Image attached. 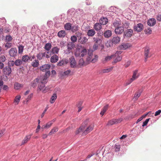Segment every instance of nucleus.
<instances>
[{"mask_svg": "<svg viewBox=\"0 0 161 161\" xmlns=\"http://www.w3.org/2000/svg\"><path fill=\"white\" fill-rule=\"evenodd\" d=\"M113 25L115 27L114 31L116 34H121L124 32V27L120 23L116 21L113 23Z\"/></svg>", "mask_w": 161, "mask_h": 161, "instance_id": "1", "label": "nucleus"}, {"mask_svg": "<svg viewBox=\"0 0 161 161\" xmlns=\"http://www.w3.org/2000/svg\"><path fill=\"white\" fill-rule=\"evenodd\" d=\"M40 83L38 84L37 88V91L39 92H41L43 93H45L47 92L48 89L45 86V84L47 82H42V80L40 79Z\"/></svg>", "mask_w": 161, "mask_h": 161, "instance_id": "2", "label": "nucleus"}, {"mask_svg": "<svg viewBox=\"0 0 161 161\" xmlns=\"http://www.w3.org/2000/svg\"><path fill=\"white\" fill-rule=\"evenodd\" d=\"M93 55L92 52L89 53L88 56L86 58V61L88 62H91L92 63L96 62L97 60L98 56L97 55H95L94 57L93 58Z\"/></svg>", "mask_w": 161, "mask_h": 161, "instance_id": "3", "label": "nucleus"}, {"mask_svg": "<svg viewBox=\"0 0 161 161\" xmlns=\"http://www.w3.org/2000/svg\"><path fill=\"white\" fill-rule=\"evenodd\" d=\"M77 36L78 38V42L81 44L86 43L88 41V39L85 36H83L81 33L77 35Z\"/></svg>", "mask_w": 161, "mask_h": 161, "instance_id": "4", "label": "nucleus"}, {"mask_svg": "<svg viewBox=\"0 0 161 161\" xmlns=\"http://www.w3.org/2000/svg\"><path fill=\"white\" fill-rule=\"evenodd\" d=\"M139 76V74L138 73V70H135L133 71V74L132 77L130 79L129 83H126V85L130 84L133 81L135 80Z\"/></svg>", "mask_w": 161, "mask_h": 161, "instance_id": "5", "label": "nucleus"}, {"mask_svg": "<svg viewBox=\"0 0 161 161\" xmlns=\"http://www.w3.org/2000/svg\"><path fill=\"white\" fill-rule=\"evenodd\" d=\"M87 124L86 123L85 125H86ZM85 128L84 130V131L82 133V135H86L87 134H88L89 132H90L91 131H92L93 128V127L92 125H90L88 126H86V125H85Z\"/></svg>", "mask_w": 161, "mask_h": 161, "instance_id": "6", "label": "nucleus"}, {"mask_svg": "<svg viewBox=\"0 0 161 161\" xmlns=\"http://www.w3.org/2000/svg\"><path fill=\"white\" fill-rule=\"evenodd\" d=\"M132 47V45L129 43H122L119 46L118 48L120 50H125Z\"/></svg>", "mask_w": 161, "mask_h": 161, "instance_id": "7", "label": "nucleus"}, {"mask_svg": "<svg viewBox=\"0 0 161 161\" xmlns=\"http://www.w3.org/2000/svg\"><path fill=\"white\" fill-rule=\"evenodd\" d=\"M143 29V25L141 23L137 24L133 27V30L134 31H136L137 32H141Z\"/></svg>", "mask_w": 161, "mask_h": 161, "instance_id": "8", "label": "nucleus"}, {"mask_svg": "<svg viewBox=\"0 0 161 161\" xmlns=\"http://www.w3.org/2000/svg\"><path fill=\"white\" fill-rule=\"evenodd\" d=\"M88 121L86 120L82 124V125L80 126L78 129H77L75 132V134L77 135L80 133V132L84 131V130L85 128V125L86 123H88Z\"/></svg>", "mask_w": 161, "mask_h": 161, "instance_id": "9", "label": "nucleus"}, {"mask_svg": "<svg viewBox=\"0 0 161 161\" xmlns=\"http://www.w3.org/2000/svg\"><path fill=\"white\" fill-rule=\"evenodd\" d=\"M45 56L47 58H48L50 57V56L48 55L47 53H46V52L43 53L40 52L36 56L37 58L39 60L42 59Z\"/></svg>", "mask_w": 161, "mask_h": 161, "instance_id": "10", "label": "nucleus"}, {"mask_svg": "<svg viewBox=\"0 0 161 161\" xmlns=\"http://www.w3.org/2000/svg\"><path fill=\"white\" fill-rule=\"evenodd\" d=\"M50 71H47V72H46L45 73V76H44L41 77L40 78V79L42 80V82L43 83V82H47V78L50 76Z\"/></svg>", "mask_w": 161, "mask_h": 161, "instance_id": "11", "label": "nucleus"}, {"mask_svg": "<svg viewBox=\"0 0 161 161\" xmlns=\"http://www.w3.org/2000/svg\"><path fill=\"white\" fill-rule=\"evenodd\" d=\"M149 49L148 47H146L144 50L145 60L146 61L147 59L151 57V54L149 53Z\"/></svg>", "mask_w": 161, "mask_h": 161, "instance_id": "12", "label": "nucleus"}, {"mask_svg": "<svg viewBox=\"0 0 161 161\" xmlns=\"http://www.w3.org/2000/svg\"><path fill=\"white\" fill-rule=\"evenodd\" d=\"M70 66L71 68H74L76 67V63L74 56H72L69 58Z\"/></svg>", "mask_w": 161, "mask_h": 161, "instance_id": "13", "label": "nucleus"}, {"mask_svg": "<svg viewBox=\"0 0 161 161\" xmlns=\"http://www.w3.org/2000/svg\"><path fill=\"white\" fill-rule=\"evenodd\" d=\"M133 31L132 29H129L127 31H126L124 33V36L126 37H130L133 34Z\"/></svg>", "mask_w": 161, "mask_h": 161, "instance_id": "14", "label": "nucleus"}, {"mask_svg": "<svg viewBox=\"0 0 161 161\" xmlns=\"http://www.w3.org/2000/svg\"><path fill=\"white\" fill-rule=\"evenodd\" d=\"M93 40L95 42V43L99 44H100L102 42V37L101 36L99 37L98 35L94 37Z\"/></svg>", "mask_w": 161, "mask_h": 161, "instance_id": "15", "label": "nucleus"}, {"mask_svg": "<svg viewBox=\"0 0 161 161\" xmlns=\"http://www.w3.org/2000/svg\"><path fill=\"white\" fill-rule=\"evenodd\" d=\"M31 135V134L26 136L22 142L21 145L27 143L30 140Z\"/></svg>", "mask_w": 161, "mask_h": 161, "instance_id": "16", "label": "nucleus"}, {"mask_svg": "<svg viewBox=\"0 0 161 161\" xmlns=\"http://www.w3.org/2000/svg\"><path fill=\"white\" fill-rule=\"evenodd\" d=\"M147 23L149 26H152L156 24V20L154 18H151L148 20Z\"/></svg>", "mask_w": 161, "mask_h": 161, "instance_id": "17", "label": "nucleus"}, {"mask_svg": "<svg viewBox=\"0 0 161 161\" xmlns=\"http://www.w3.org/2000/svg\"><path fill=\"white\" fill-rule=\"evenodd\" d=\"M50 67V65L49 64H46L41 66L40 68V70L43 72H45L47 70L49 69Z\"/></svg>", "mask_w": 161, "mask_h": 161, "instance_id": "18", "label": "nucleus"}, {"mask_svg": "<svg viewBox=\"0 0 161 161\" xmlns=\"http://www.w3.org/2000/svg\"><path fill=\"white\" fill-rule=\"evenodd\" d=\"M58 60V56L55 54H54L50 58V62L52 63H55L57 62Z\"/></svg>", "mask_w": 161, "mask_h": 161, "instance_id": "19", "label": "nucleus"}, {"mask_svg": "<svg viewBox=\"0 0 161 161\" xmlns=\"http://www.w3.org/2000/svg\"><path fill=\"white\" fill-rule=\"evenodd\" d=\"M120 38L119 37L117 36L114 37L112 39V42L114 44H118L119 43L120 41Z\"/></svg>", "mask_w": 161, "mask_h": 161, "instance_id": "20", "label": "nucleus"}, {"mask_svg": "<svg viewBox=\"0 0 161 161\" xmlns=\"http://www.w3.org/2000/svg\"><path fill=\"white\" fill-rule=\"evenodd\" d=\"M55 120H53L48 122L46 125H44L42 126V128L43 129H48L49 128L54 122Z\"/></svg>", "mask_w": 161, "mask_h": 161, "instance_id": "21", "label": "nucleus"}, {"mask_svg": "<svg viewBox=\"0 0 161 161\" xmlns=\"http://www.w3.org/2000/svg\"><path fill=\"white\" fill-rule=\"evenodd\" d=\"M74 47V44L72 42H69L67 45V53H69L72 52V49Z\"/></svg>", "mask_w": 161, "mask_h": 161, "instance_id": "22", "label": "nucleus"}, {"mask_svg": "<svg viewBox=\"0 0 161 161\" xmlns=\"http://www.w3.org/2000/svg\"><path fill=\"white\" fill-rule=\"evenodd\" d=\"M114 56L113 55L111 56H108L105 57V58H103L102 60V62L103 64H105L107 62L111 60L112 57Z\"/></svg>", "mask_w": 161, "mask_h": 161, "instance_id": "23", "label": "nucleus"}, {"mask_svg": "<svg viewBox=\"0 0 161 161\" xmlns=\"http://www.w3.org/2000/svg\"><path fill=\"white\" fill-rule=\"evenodd\" d=\"M39 82V80L36 78L31 82V86L33 88L36 87Z\"/></svg>", "mask_w": 161, "mask_h": 161, "instance_id": "24", "label": "nucleus"}, {"mask_svg": "<svg viewBox=\"0 0 161 161\" xmlns=\"http://www.w3.org/2000/svg\"><path fill=\"white\" fill-rule=\"evenodd\" d=\"M4 73L7 75H9L10 74V67L9 66H7L3 69Z\"/></svg>", "mask_w": 161, "mask_h": 161, "instance_id": "25", "label": "nucleus"}, {"mask_svg": "<svg viewBox=\"0 0 161 161\" xmlns=\"http://www.w3.org/2000/svg\"><path fill=\"white\" fill-rule=\"evenodd\" d=\"M112 35V32L109 30L106 31L104 33V36L106 38H109Z\"/></svg>", "mask_w": 161, "mask_h": 161, "instance_id": "26", "label": "nucleus"}, {"mask_svg": "<svg viewBox=\"0 0 161 161\" xmlns=\"http://www.w3.org/2000/svg\"><path fill=\"white\" fill-rule=\"evenodd\" d=\"M99 22L101 25H105L108 23V20L107 18L103 17L100 19Z\"/></svg>", "mask_w": 161, "mask_h": 161, "instance_id": "27", "label": "nucleus"}, {"mask_svg": "<svg viewBox=\"0 0 161 161\" xmlns=\"http://www.w3.org/2000/svg\"><path fill=\"white\" fill-rule=\"evenodd\" d=\"M66 35V33L64 30H61L58 33V36L59 37H64Z\"/></svg>", "mask_w": 161, "mask_h": 161, "instance_id": "28", "label": "nucleus"}, {"mask_svg": "<svg viewBox=\"0 0 161 161\" xmlns=\"http://www.w3.org/2000/svg\"><path fill=\"white\" fill-rule=\"evenodd\" d=\"M87 53V50L86 49H83L81 51V52L80 53V55H77V54L76 53L75 55L76 56H80V57H83Z\"/></svg>", "mask_w": 161, "mask_h": 161, "instance_id": "29", "label": "nucleus"}, {"mask_svg": "<svg viewBox=\"0 0 161 161\" xmlns=\"http://www.w3.org/2000/svg\"><path fill=\"white\" fill-rule=\"evenodd\" d=\"M68 63V61L66 59L62 60L60 61L58 64V65L61 66L63 65L67 64Z\"/></svg>", "mask_w": 161, "mask_h": 161, "instance_id": "30", "label": "nucleus"}, {"mask_svg": "<svg viewBox=\"0 0 161 161\" xmlns=\"http://www.w3.org/2000/svg\"><path fill=\"white\" fill-rule=\"evenodd\" d=\"M52 47L51 44L50 43H46L44 49L47 51V53L48 54L49 53V50H50Z\"/></svg>", "mask_w": 161, "mask_h": 161, "instance_id": "31", "label": "nucleus"}, {"mask_svg": "<svg viewBox=\"0 0 161 161\" xmlns=\"http://www.w3.org/2000/svg\"><path fill=\"white\" fill-rule=\"evenodd\" d=\"M31 64L33 67H37L39 65V62L38 60L35 59L31 62Z\"/></svg>", "mask_w": 161, "mask_h": 161, "instance_id": "32", "label": "nucleus"}, {"mask_svg": "<svg viewBox=\"0 0 161 161\" xmlns=\"http://www.w3.org/2000/svg\"><path fill=\"white\" fill-rule=\"evenodd\" d=\"M23 84H20L18 83H16L14 86V88L16 90H19L23 88Z\"/></svg>", "mask_w": 161, "mask_h": 161, "instance_id": "33", "label": "nucleus"}, {"mask_svg": "<svg viewBox=\"0 0 161 161\" xmlns=\"http://www.w3.org/2000/svg\"><path fill=\"white\" fill-rule=\"evenodd\" d=\"M95 33L96 32L94 30L91 29L88 31L87 35L89 36H92L95 34Z\"/></svg>", "mask_w": 161, "mask_h": 161, "instance_id": "34", "label": "nucleus"}, {"mask_svg": "<svg viewBox=\"0 0 161 161\" xmlns=\"http://www.w3.org/2000/svg\"><path fill=\"white\" fill-rule=\"evenodd\" d=\"M17 53V50L15 48H12L11 49V56L14 57Z\"/></svg>", "mask_w": 161, "mask_h": 161, "instance_id": "35", "label": "nucleus"}, {"mask_svg": "<svg viewBox=\"0 0 161 161\" xmlns=\"http://www.w3.org/2000/svg\"><path fill=\"white\" fill-rule=\"evenodd\" d=\"M142 92L140 90L138 91L134 94V99L136 100L140 96Z\"/></svg>", "mask_w": 161, "mask_h": 161, "instance_id": "36", "label": "nucleus"}, {"mask_svg": "<svg viewBox=\"0 0 161 161\" xmlns=\"http://www.w3.org/2000/svg\"><path fill=\"white\" fill-rule=\"evenodd\" d=\"M57 97V95L55 93H54L51 97L50 100V102L51 103H53L55 102V100L56 99Z\"/></svg>", "mask_w": 161, "mask_h": 161, "instance_id": "37", "label": "nucleus"}, {"mask_svg": "<svg viewBox=\"0 0 161 161\" xmlns=\"http://www.w3.org/2000/svg\"><path fill=\"white\" fill-rule=\"evenodd\" d=\"M113 69V67H110L108 68L103 69L102 70V73H108L111 71Z\"/></svg>", "mask_w": 161, "mask_h": 161, "instance_id": "38", "label": "nucleus"}, {"mask_svg": "<svg viewBox=\"0 0 161 161\" xmlns=\"http://www.w3.org/2000/svg\"><path fill=\"white\" fill-rule=\"evenodd\" d=\"M102 28L101 24L100 23H96L94 25V28L96 30L98 31Z\"/></svg>", "mask_w": 161, "mask_h": 161, "instance_id": "39", "label": "nucleus"}, {"mask_svg": "<svg viewBox=\"0 0 161 161\" xmlns=\"http://www.w3.org/2000/svg\"><path fill=\"white\" fill-rule=\"evenodd\" d=\"M108 105H107L105 106H104L102 110L101 111L100 114L103 116L104 113L106 112L107 109H108Z\"/></svg>", "mask_w": 161, "mask_h": 161, "instance_id": "40", "label": "nucleus"}, {"mask_svg": "<svg viewBox=\"0 0 161 161\" xmlns=\"http://www.w3.org/2000/svg\"><path fill=\"white\" fill-rule=\"evenodd\" d=\"M20 98L21 96L20 95H18L16 97L14 102L15 104L17 105L18 104L19 102Z\"/></svg>", "mask_w": 161, "mask_h": 161, "instance_id": "41", "label": "nucleus"}, {"mask_svg": "<svg viewBox=\"0 0 161 161\" xmlns=\"http://www.w3.org/2000/svg\"><path fill=\"white\" fill-rule=\"evenodd\" d=\"M58 130V129L57 127L53 128L49 133L48 135H50L54 133L57 132Z\"/></svg>", "mask_w": 161, "mask_h": 161, "instance_id": "42", "label": "nucleus"}, {"mask_svg": "<svg viewBox=\"0 0 161 161\" xmlns=\"http://www.w3.org/2000/svg\"><path fill=\"white\" fill-rule=\"evenodd\" d=\"M64 27L66 30H70L71 28V25L70 23H67L64 25Z\"/></svg>", "mask_w": 161, "mask_h": 161, "instance_id": "43", "label": "nucleus"}, {"mask_svg": "<svg viewBox=\"0 0 161 161\" xmlns=\"http://www.w3.org/2000/svg\"><path fill=\"white\" fill-rule=\"evenodd\" d=\"M30 57L28 55L23 56L22 58V60L24 62H26L28 60H30Z\"/></svg>", "mask_w": 161, "mask_h": 161, "instance_id": "44", "label": "nucleus"}, {"mask_svg": "<svg viewBox=\"0 0 161 161\" xmlns=\"http://www.w3.org/2000/svg\"><path fill=\"white\" fill-rule=\"evenodd\" d=\"M115 119H113L109 121L107 124V125H112L114 124H116L115 122Z\"/></svg>", "mask_w": 161, "mask_h": 161, "instance_id": "45", "label": "nucleus"}, {"mask_svg": "<svg viewBox=\"0 0 161 161\" xmlns=\"http://www.w3.org/2000/svg\"><path fill=\"white\" fill-rule=\"evenodd\" d=\"M59 49L57 47H54L52 49V52L53 54H57L58 53Z\"/></svg>", "mask_w": 161, "mask_h": 161, "instance_id": "46", "label": "nucleus"}, {"mask_svg": "<svg viewBox=\"0 0 161 161\" xmlns=\"http://www.w3.org/2000/svg\"><path fill=\"white\" fill-rule=\"evenodd\" d=\"M15 65L17 66H19L22 64V61L20 59H17L14 61Z\"/></svg>", "mask_w": 161, "mask_h": 161, "instance_id": "47", "label": "nucleus"}, {"mask_svg": "<svg viewBox=\"0 0 161 161\" xmlns=\"http://www.w3.org/2000/svg\"><path fill=\"white\" fill-rule=\"evenodd\" d=\"M145 33L147 34H150L152 33L151 29L150 27H148L147 29H146L145 30Z\"/></svg>", "mask_w": 161, "mask_h": 161, "instance_id": "48", "label": "nucleus"}, {"mask_svg": "<svg viewBox=\"0 0 161 161\" xmlns=\"http://www.w3.org/2000/svg\"><path fill=\"white\" fill-rule=\"evenodd\" d=\"M114 44L112 42V41H108L106 44V45L107 47H113Z\"/></svg>", "mask_w": 161, "mask_h": 161, "instance_id": "49", "label": "nucleus"}, {"mask_svg": "<svg viewBox=\"0 0 161 161\" xmlns=\"http://www.w3.org/2000/svg\"><path fill=\"white\" fill-rule=\"evenodd\" d=\"M70 39L72 42L75 43L77 41V38L75 36H72L71 37Z\"/></svg>", "mask_w": 161, "mask_h": 161, "instance_id": "50", "label": "nucleus"}, {"mask_svg": "<svg viewBox=\"0 0 161 161\" xmlns=\"http://www.w3.org/2000/svg\"><path fill=\"white\" fill-rule=\"evenodd\" d=\"M79 64L80 66H85L86 65L85 64V61L83 58H81L79 60Z\"/></svg>", "mask_w": 161, "mask_h": 161, "instance_id": "51", "label": "nucleus"}, {"mask_svg": "<svg viewBox=\"0 0 161 161\" xmlns=\"http://www.w3.org/2000/svg\"><path fill=\"white\" fill-rule=\"evenodd\" d=\"M71 70H67L66 71L64 72L63 74V76L68 75L71 73Z\"/></svg>", "mask_w": 161, "mask_h": 161, "instance_id": "52", "label": "nucleus"}, {"mask_svg": "<svg viewBox=\"0 0 161 161\" xmlns=\"http://www.w3.org/2000/svg\"><path fill=\"white\" fill-rule=\"evenodd\" d=\"M122 57L120 56H118L117 57V58L114 60V62L115 63H116L117 62L120 61L122 59Z\"/></svg>", "mask_w": 161, "mask_h": 161, "instance_id": "53", "label": "nucleus"}, {"mask_svg": "<svg viewBox=\"0 0 161 161\" xmlns=\"http://www.w3.org/2000/svg\"><path fill=\"white\" fill-rule=\"evenodd\" d=\"M24 47L22 46H20L18 47V52L19 53H21L23 52Z\"/></svg>", "mask_w": 161, "mask_h": 161, "instance_id": "54", "label": "nucleus"}, {"mask_svg": "<svg viewBox=\"0 0 161 161\" xmlns=\"http://www.w3.org/2000/svg\"><path fill=\"white\" fill-rule=\"evenodd\" d=\"M115 151L116 152L119 151L120 148V146L119 145H116L114 146Z\"/></svg>", "mask_w": 161, "mask_h": 161, "instance_id": "55", "label": "nucleus"}, {"mask_svg": "<svg viewBox=\"0 0 161 161\" xmlns=\"http://www.w3.org/2000/svg\"><path fill=\"white\" fill-rule=\"evenodd\" d=\"M6 60V58L4 56H1L0 57V62H4Z\"/></svg>", "mask_w": 161, "mask_h": 161, "instance_id": "56", "label": "nucleus"}, {"mask_svg": "<svg viewBox=\"0 0 161 161\" xmlns=\"http://www.w3.org/2000/svg\"><path fill=\"white\" fill-rule=\"evenodd\" d=\"M33 96V94L32 93L30 94L27 97L26 99L27 102L31 99Z\"/></svg>", "mask_w": 161, "mask_h": 161, "instance_id": "57", "label": "nucleus"}, {"mask_svg": "<svg viewBox=\"0 0 161 161\" xmlns=\"http://www.w3.org/2000/svg\"><path fill=\"white\" fill-rule=\"evenodd\" d=\"M99 45L100 44L95 43L93 45V49L94 50H97L98 48V45Z\"/></svg>", "mask_w": 161, "mask_h": 161, "instance_id": "58", "label": "nucleus"}, {"mask_svg": "<svg viewBox=\"0 0 161 161\" xmlns=\"http://www.w3.org/2000/svg\"><path fill=\"white\" fill-rule=\"evenodd\" d=\"M4 46L6 48V49H7L8 48L10 47V43L9 42H6Z\"/></svg>", "mask_w": 161, "mask_h": 161, "instance_id": "59", "label": "nucleus"}, {"mask_svg": "<svg viewBox=\"0 0 161 161\" xmlns=\"http://www.w3.org/2000/svg\"><path fill=\"white\" fill-rule=\"evenodd\" d=\"M48 106H47L45 108L44 111L42 113L41 115V117L42 118L44 116L45 112L47 111V110L48 109Z\"/></svg>", "mask_w": 161, "mask_h": 161, "instance_id": "60", "label": "nucleus"}, {"mask_svg": "<svg viewBox=\"0 0 161 161\" xmlns=\"http://www.w3.org/2000/svg\"><path fill=\"white\" fill-rule=\"evenodd\" d=\"M6 42H10V35L6 36Z\"/></svg>", "mask_w": 161, "mask_h": 161, "instance_id": "61", "label": "nucleus"}, {"mask_svg": "<svg viewBox=\"0 0 161 161\" xmlns=\"http://www.w3.org/2000/svg\"><path fill=\"white\" fill-rule=\"evenodd\" d=\"M122 120L123 119L122 118H120L117 119H115V122L116 124L120 123L122 121Z\"/></svg>", "mask_w": 161, "mask_h": 161, "instance_id": "62", "label": "nucleus"}, {"mask_svg": "<svg viewBox=\"0 0 161 161\" xmlns=\"http://www.w3.org/2000/svg\"><path fill=\"white\" fill-rule=\"evenodd\" d=\"M149 119H147L145 121L143 122V124L142 125L143 126H144L147 125L148 122L149 121Z\"/></svg>", "mask_w": 161, "mask_h": 161, "instance_id": "63", "label": "nucleus"}, {"mask_svg": "<svg viewBox=\"0 0 161 161\" xmlns=\"http://www.w3.org/2000/svg\"><path fill=\"white\" fill-rule=\"evenodd\" d=\"M66 42L64 41H61L60 43V46L61 47H62L64 46L65 45Z\"/></svg>", "mask_w": 161, "mask_h": 161, "instance_id": "64", "label": "nucleus"}]
</instances>
